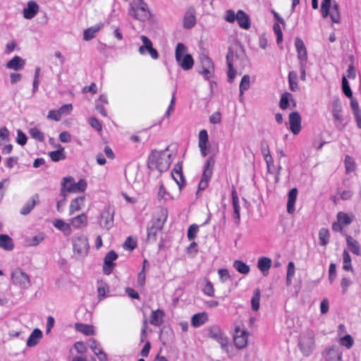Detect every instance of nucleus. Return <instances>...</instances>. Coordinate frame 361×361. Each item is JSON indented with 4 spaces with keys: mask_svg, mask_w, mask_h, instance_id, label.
Here are the masks:
<instances>
[{
    "mask_svg": "<svg viewBox=\"0 0 361 361\" xmlns=\"http://www.w3.org/2000/svg\"><path fill=\"white\" fill-rule=\"evenodd\" d=\"M173 152L166 148L164 150L153 151L148 158V167L150 170H157L159 172H164L168 170L172 161Z\"/></svg>",
    "mask_w": 361,
    "mask_h": 361,
    "instance_id": "nucleus-1",
    "label": "nucleus"
},
{
    "mask_svg": "<svg viewBox=\"0 0 361 361\" xmlns=\"http://www.w3.org/2000/svg\"><path fill=\"white\" fill-rule=\"evenodd\" d=\"M168 217V209L162 208L157 214V216L152 221V225L147 228V238L154 240L157 233L161 232Z\"/></svg>",
    "mask_w": 361,
    "mask_h": 361,
    "instance_id": "nucleus-2",
    "label": "nucleus"
},
{
    "mask_svg": "<svg viewBox=\"0 0 361 361\" xmlns=\"http://www.w3.org/2000/svg\"><path fill=\"white\" fill-rule=\"evenodd\" d=\"M175 56L178 65L183 70L188 71L192 68L193 59L190 54L187 53V48L183 44L178 43L176 45Z\"/></svg>",
    "mask_w": 361,
    "mask_h": 361,
    "instance_id": "nucleus-3",
    "label": "nucleus"
},
{
    "mask_svg": "<svg viewBox=\"0 0 361 361\" xmlns=\"http://www.w3.org/2000/svg\"><path fill=\"white\" fill-rule=\"evenodd\" d=\"M298 346L302 355H310L315 347L314 332L310 330L302 332L298 339Z\"/></svg>",
    "mask_w": 361,
    "mask_h": 361,
    "instance_id": "nucleus-4",
    "label": "nucleus"
},
{
    "mask_svg": "<svg viewBox=\"0 0 361 361\" xmlns=\"http://www.w3.org/2000/svg\"><path fill=\"white\" fill-rule=\"evenodd\" d=\"M62 188L61 195L66 196V192H80L85 190L87 183L85 180L80 179L78 182H75L72 177H65L62 182Z\"/></svg>",
    "mask_w": 361,
    "mask_h": 361,
    "instance_id": "nucleus-5",
    "label": "nucleus"
},
{
    "mask_svg": "<svg viewBox=\"0 0 361 361\" xmlns=\"http://www.w3.org/2000/svg\"><path fill=\"white\" fill-rule=\"evenodd\" d=\"M12 283L21 289H27L30 286V278L29 275L22 269L17 267L11 272Z\"/></svg>",
    "mask_w": 361,
    "mask_h": 361,
    "instance_id": "nucleus-6",
    "label": "nucleus"
},
{
    "mask_svg": "<svg viewBox=\"0 0 361 361\" xmlns=\"http://www.w3.org/2000/svg\"><path fill=\"white\" fill-rule=\"evenodd\" d=\"M249 334L243 326H235L233 335L235 346L238 349H243L247 347Z\"/></svg>",
    "mask_w": 361,
    "mask_h": 361,
    "instance_id": "nucleus-7",
    "label": "nucleus"
},
{
    "mask_svg": "<svg viewBox=\"0 0 361 361\" xmlns=\"http://www.w3.org/2000/svg\"><path fill=\"white\" fill-rule=\"evenodd\" d=\"M215 164V159L214 157H210L207 160L202 178L199 183L198 190H203L208 186V183L212 176L213 169Z\"/></svg>",
    "mask_w": 361,
    "mask_h": 361,
    "instance_id": "nucleus-8",
    "label": "nucleus"
},
{
    "mask_svg": "<svg viewBox=\"0 0 361 361\" xmlns=\"http://www.w3.org/2000/svg\"><path fill=\"white\" fill-rule=\"evenodd\" d=\"M180 192L169 186L166 188L163 184H161L157 193V198L160 202H166L169 200H176L180 197Z\"/></svg>",
    "mask_w": 361,
    "mask_h": 361,
    "instance_id": "nucleus-9",
    "label": "nucleus"
},
{
    "mask_svg": "<svg viewBox=\"0 0 361 361\" xmlns=\"http://www.w3.org/2000/svg\"><path fill=\"white\" fill-rule=\"evenodd\" d=\"M73 246L75 253L82 256L88 252V242L87 238L83 235H75L73 239Z\"/></svg>",
    "mask_w": 361,
    "mask_h": 361,
    "instance_id": "nucleus-10",
    "label": "nucleus"
},
{
    "mask_svg": "<svg viewBox=\"0 0 361 361\" xmlns=\"http://www.w3.org/2000/svg\"><path fill=\"white\" fill-rule=\"evenodd\" d=\"M209 336L210 338L216 341L221 345V349L226 353H228L229 341L228 337L218 328H212L209 330Z\"/></svg>",
    "mask_w": 361,
    "mask_h": 361,
    "instance_id": "nucleus-11",
    "label": "nucleus"
},
{
    "mask_svg": "<svg viewBox=\"0 0 361 361\" xmlns=\"http://www.w3.org/2000/svg\"><path fill=\"white\" fill-rule=\"evenodd\" d=\"M140 39L142 42V45L138 48V52L140 55H145L147 51L152 59L156 60L159 58L157 51L153 47L152 41L145 35H141Z\"/></svg>",
    "mask_w": 361,
    "mask_h": 361,
    "instance_id": "nucleus-12",
    "label": "nucleus"
},
{
    "mask_svg": "<svg viewBox=\"0 0 361 361\" xmlns=\"http://www.w3.org/2000/svg\"><path fill=\"white\" fill-rule=\"evenodd\" d=\"M342 354L338 347H329L322 352L321 361H342Z\"/></svg>",
    "mask_w": 361,
    "mask_h": 361,
    "instance_id": "nucleus-13",
    "label": "nucleus"
},
{
    "mask_svg": "<svg viewBox=\"0 0 361 361\" xmlns=\"http://www.w3.org/2000/svg\"><path fill=\"white\" fill-rule=\"evenodd\" d=\"M140 3V6L134 8L132 6L129 10V15L133 16L134 18L140 21H144L149 18V12L147 10V4L143 0H137Z\"/></svg>",
    "mask_w": 361,
    "mask_h": 361,
    "instance_id": "nucleus-14",
    "label": "nucleus"
},
{
    "mask_svg": "<svg viewBox=\"0 0 361 361\" xmlns=\"http://www.w3.org/2000/svg\"><path fill=\"white\" fill-rule=\"evenodd\" d=\"M201 65L202 68L200 71V73L207 80L212 78L214 72V67L212 60L207 56H204L201 59Z\"/></svg>",
    "mask_w": 361,
    "mask_h": 361,
    "instance_id": "nucleus-15",
    "label": "nucleus"
},
{
    "mask_svg": "<svg viewBox=\"0 0 361 361\" xmlns=\"http://www.w3.org/2000/svg\"><path fill=\"white\" fill-rule=\"evenodd\" d=\"M295 46L298 54L299 64L307 63V51L303 41L300 37L295 39Z\"/></svg>",
    "mask_w": 361,
    "mask_h": 361,
    "instance_id": "nucleus-16",
    "label": "nucleus"
},
{
    "mask_svg": "<svg viewBox=\"0 0 361 361\" xmlns=\"http://www.w3.org/2000/svg\"><path fill=\"white\" fill-rule=\"evenodd\" d=\"M114 221V212L110 207L105 208L100 214L99 224L101 226L109 228Z\"/></svg>",
    "mask_w": 361,
    "mask_h": 361,
    "instance_id": "nucleus-17",
    "label": "nucleus"
},
{
    "mask_svg": "<svg viewBox=\"0 0 361 361\" xmlns=\"http://www.w3.org/2000/svg\"><path fill=\"white\" fill-rule=\"evenodd\" d=\"M290 130L294 135H298L301 130V116L298 112L294 111L289 114Z\"/></svg>",
    "mask_w": 361,
    "mask_h": 361,
    "instance_id": "nucleus-18",
    "label": "nucleus"
},
{
    "mask_svg": "<svg viewBox=\"0 0 361 361\" xmlns=\"http://www.w3.org/2000/svg\"><path fill=\"white\" fill-rule=\"evenodd\" d=\"M171 176L178 185V190L181 191L182 188L185 185V179L182 172V165L180 163H178L175 165L172 172Z\"/></svg>",
    "mask_w": 361,
    "mask_h": 361,
    "instance_id": "nucleus-19",
    "label": "nucleus"
},
{
    "mask_svg": "<svg viewBox=\"0 0 361 361\" xmlns=\"http://www.w3.org/2000/svg\"><path fill=\"white\" fill-rule=\"evenodd\" d=\"M332 114L334 118L336 126L338 128L339 125L343 122V116L342 115V106L341 101L338 98L335 99L332 102Z\"/></svg>",
    "mask_w": 361,
    "mask_h": 361,
    "instance_id": "nucleus-20",
    "label": "nucleus"
},
{
    "mask_svg": "<svg viewBox=\"0 0 361 361\" xmlns=\"http://www.w3.org/2000/svg\"><path fill=\"white\" fill-rule=\"evenodd\" d=\"M117 257V254L113 250L109 251L106 255L103 266V271L105 274L109 275L111 273L112 269L115 266L114 261L116 260Z\"/></svg>",
    "mask_w": 361,
    "mask_h": 361,
    "instance_id": "nucleus-21",
    "label": "nucleus"
},
{
    "mask_svg": "<svg viewBox=\"0 0 361 361\" xmlns=\"http://www.w3.org/2000/svg\"><path fill=\"white\" fill-rule=\"evenodd\" d=\"M238 56L234 54V51L233 48H229L227 56H226V61H227V65L228 68V80L230 82H232L235 75V71L233 68V61L235 59H237Z\"/></svg>",
    "mask_w": 361,
    "mask_h": 361,
    "instance_id": "nucleus-22",
    "label": "nucleus"
},
{
    "mask_svg": "<svg viewBox=\"0 0 361 361\" xmlns=\"http://www.w3.org/2000/svg\"><path fill=\"white\" fill-rule=\"evenodd\" d=\"M232 196V207H233V215L234 220L236 224H239L240 220V205H239V198L237 194V192L234 188H233L231 191Z\"/></svg>",
    "mask_w": 361,
    "mask_h": 361,
    "instance_id": "nucleus-23",
    "label": "nucleus"
},
{
    "mask_svg": "<svg viewBox=\"0 0 361 361\" xmlns=\"http://www.w3.org/2000/svg\"><path fill=\"white\" fill-rule=\"evenodd\" d=\"M53 225L56 228L61 231L66 236H70L72 234L71 222L67 223L62 219H58L54 221Z\"/></svg>",
    "mask_w": 361,
    "mask_h": 361,
    "instance_id": "nucleus-24",
    "label": "nucleus"
},
{
    "mask_svg": "<svg viewBox=\"0 0 361 361\" xmlns=\"http://www.w3.org/2000/svg\"><path fill=\"white\" fill-rule=\"evenodd\" d=\"M207 142H208V134L206 130H200L199 133V142L198 146L200 149V152L202 157L207 155Z\"/></svg>",
    "mask_w": 361,
    "mask_h": 361,
    "instance_id": "nucleus-25",
    "label": "nucleus"
},
{
    "mask_svg": "<svg viewBox=\"0 0 361 361\" xmlns=\"http://www.w3.org/2000/svg\"><path fill=\"white\" fill-rule=\"evenodd\" d=\"M262 154L267 164V171L270 173H272V166L274 165V160L271 155L269 147L267 145H263L262 146Z\"/></svg>",
    "mask_w": 361,
    "mask_h": 361,
    "instance_id": "nucleus-26",
    "label": "nucleus"
},
{
    "mask_svg": "<svg viewBox=\"0 0 361 361\" xmlns=\"http://www.w3.org/2000/svg\"><path fill=\"white\" fill-rule=\"evenodd\" d=\"M39 10L37 4L33 1L27 3V8L23 9V16L26 19H32L35 16Z\"/></svg>",
    "mask_w": 361,
    "mask_h": 361,
    "instance_id": "nucleus-27",
    "label": "nucleus"
},
{
    "mask_svg": "<svg viewBox=\"0 0 361 361\" xmlns=\"http://www.w3.org/2000/svg\"><path fill=\"white\" fill-rule=\"evenodd\" d=\"M347 246L350 252L355 255H361V249L359 242L349 235H345Z\"/></svg>",
    "mask_w": 361,
    "mask_h": 361,
    "instance_id": "nucleus-28",
    "label": "nucleus"
},
{
    "mask_svg": "<svg viewBox=\"0 0 361 361\" xmlns=\"http://www.w3.org/2000/svg\"><path fill=\"white\" fill-rule=\"evenodd\" d=\"M298 196V190L294 188H292L288 195V202H287V212L288 214H293L295 212V203L297 200Z\"/></svg>",
    "mask_w": 361,
    "mask_h": 361,
    "instance_id": "nucleus-29",
    "label": "nucleus"
},
{
    "mask_svg": "<svg viewBox=\"0 0 361 361\" xmlns=\"http://www.w3.org/2000/svg\"><path fill=\"white\" fill-rule=\"evenodd\" d=\"M126 177L129 183H134L136 180L138 173V166L135 164H129L126 168Z\"/></svg>",
    "mask_w": 361,
    "mask_h": 361,
    "instance_id": "nucleus-30",
    "label": "nucleus"
},
{
    "mask_svg": "<svg viewBox=\"0 0 361 361\" xmlns=\"http://www.w3.org/2000/svg\"><path fill=\"white\" fill-rule=\"evenodd\" d=\"M196 23L195 11L193 8L189 9L183 19V26L185 28H192Z\"/></svg>",
    "mask_w": 361,
    "mask_h": 361,
    "instance_id": "nucleus-31",
    "label": "nucleus"
},
{
    "mask_svg": "<svg viewBox=\"0 0 361 361\" xmlns=\"http://www.w3.org/2000/svg\"><path fill=\"white\" fill-rule=\"evenodd\" d=\"M57 148V150L50 152L49 156L53 161H59L66 159V154L64 152V148L59 144L54 145Z\"/></svg>",
    "mask_w": 361,
    "mask_h": 361,
    "instance_id": "nucleus-32",
    "label": "nucleus"
},
{
    "mask_svg": "<svg viewBox=\"0 0 361 361\" xmlns=\"http://www.w3.org/2000/svg\"><path fill=\"white\" fill-rule=\"evenodd\" d=\"M236 20L240 27L247 30L250 27V18L243 11H238L236 13Z\"/></svg>",
    "mask_w": 361,
    "mask_h": 361,
    "instance_id": "nucleus-33",
    "label": "nucleus"
},
{
    "mask_svg": "<svg viewBox=\"0 0 361 361\" xmlns=\"http://www.w3.org/2000/svg\"><path fill=\"white\" fill-rule=\"evenodd\" d=\"M25 64V60L18 56H16L11 60L8 61L6 67L9 69L19 71L23 68Z\"/></svg>",
    "mask_w": 361,
    "mask_h": 361,
    "instance_id": "nucleus-34",
    "label": "nucleus"
},
{
    "mask_svg": "<svg viewBox=\"0 0 361 361\" xmlns=\"http://www.w3.org/2000/svg\"><path fill=\"white\" fill-rule=\"evenodd\" d=\"M42 338V332L39 329H35L27 340V346H35Z\"/></svg>",
    "mask_w": 361,
    "mask_h": 361,
    "instance_id": "nucleus-35",
    "label": "nucleus"
},
{
    "mask_svg": "<svg viewBox=\"0 0 361 361\" xmlns=\"http://www.w3.org/2000/svg\"><path fill=\"white\" fill-rule=\"evenodd\" d=\"M85 203V197L81 196L73 200L69 207V213L71 215L80 211Z\"/></svg>",
    "mask_w": 361,
    "mask_h": 361,
    "instance_id": "nucleus-36",
    "label": "nucleus"
},
{
    "mask_svg": "<svg viewBox=\"0 0 361 361\" xmlns=\"http://www.w3.org/2000/svg\"><path fill=\"white\" fill-rule=\"evenodd\" d=\"M71 224L75 228H80L86 226L87 224V218L85 214L78 215L70 220Z\"/></svg>",
    "mask_w": 361,
    "mask_h": 361,
    "instance_id": "nucleus-37",
    "label": "nucleus"
},
{
    "mask_svg": "<svg viewBox=\"0 0 361 361\" xmlns=\"http://www.w3.org/2000/svg\"><path fill=\"white\" fill-rule=\"evenodd\" d=\"M271 266V259L270 258L263 257L259 259L257 262V267L264 274V275H267L268 274Z\"/></svg>",
    "mask_w": 361,
    "mask_h": 361,
    "instance_id": "nucleus-38",
    "label": "nucleus"
},
{
    "mask_svg": "<svg viewBox=\"0 0 361 361\" xmlns=\"http://www.w3.org/2000/svg\"><path fill=\"white\" fill-rule=\"evenodd\" d=\"M0 247L7 251L12 250L14 245L11 238L6 234H0Z\"/></svg>",
    "mask_w": 361,
    "mask_h": 361,
    "instance_id": "nucleus-39",
    "label": "nucleus"
},
{
    "mask_svg": "<svg viewBox=\"0 0 361 361\" xmlns=\"http://www.w3.org/2000/svg\"><path fill=\"white\" fill-rule=\"evenodd\" d=\"M336 219L342 225L348 226L350 224L354 219V215L353 214H348L345 212H339L337 214Z\"/></svg>",
    "mask_w": 361,
    "mask_h": 361,
    "instance_id": "nucleus-40",
    "label": "nucleus"
},
{
    "mask_svg": "<svg viewBox=\"0 0 361 361\" xmlns=\"http://www.w3.org/2000/svg\"><path fill=\"white\" fill-rule=\"evenodd\" d=\"M102 26V24H99L97 25L96 26L86 29L83 33L84 39L85 41H89L92 39L94 37L95 34L101 30Z\"/></svg>",
    "mask_w": 361,
    "mask_h": 361,
    "instance_id": "nucleus-41",
    "label": "nucleus"
},
{
    "mask_svg": "<svg viewBox=\"0 0 361 361\" xmlns=\"http://www.w3.org/2000/svg\"><path fill=\"white\" fill-rule=\"evenodd\" d=\"M331 21L335 23H339L341 21V13L339 11V6L336 2H334L331 8V12L329 11V14Z\"/></svg>",
    "mask_w": 361,
    "mask_h": 361,
    "instance_id": "nucleus-42",
    "label": "nucleus"
},
{
    "mask_svg": "<svg viewBox=\"0 0 361 361\" xmlns=\"http://www.w3.org/2000/svg\"><path fill=\"white\" fill-rule=\"evenodd\" d=\"M75 329L77 331L82 333L86 336H90L94 334V328L92 326L82 324H75Z\"/></svg>",
    "mask_w": 361,
    "mask_h": 361,
    "instance_id": "nucleus-43",
    "label": "nucleus"
},
{
    "mask_svg": "<svg viewBox=\"0 0 361 361\" xmlns=\"http://www.w3.org/2000/svg\"><path fill=\"white\" fill-rule=\"evenodd\" d=\"M233 267L240 274H247L250 272V267L240 260L234 261Z\"/></svg>",
    "mask_w": 361,
    "mask_h": 361,
    "instance_id": "nucleus-44",
    "label": "nucleus"
},
{
    "mask_svg": "<svg viewBox=\"0 0 361 361\" xmlns=\"http://www.w3.org/2000/svg\"><path fill=\"white\" fill-rule=\"evenodd\" d=\"M38 199V195H35V197H33L30 201L27 202L25 205L22 208L20 211V214L23 215H26L29 214L32 209L35 207L37 200Z\"/></svg>",
    "mask_w": 361,
    "mask_h": 361,
    "instance_id": "nucleus-45",
    "label": "nucleus"
},
{
    "mask_svg": "<svg viewBox=\"0 0 361 361\" xmlns=\"http://www.w3.org/2000/svg\"><path fill=\"white\" fill-rule=\"evenodd\" d=\"M297 73L294 71H290L288 74V82L290 88L292 91L295 92L299 90L298 85L297 82Z\"/></svg>",
    "mask_w": 361,
    "mask_h": 361,
    "instance_id": "nucleus-46",
    "label": "nucleus"
},
{
    "mask_svg": "<svg viewBox=\"0 0 361 361\" xmlns=\"http://www.w3.org/2000/svg\"><path fill=\"white\" fill-rule=\"evenodd\" d=\"M343 269L345 271H353V266L351 264V257L347 250H344L343 252Z\"/></svg>",
    "mask_w": 361,
    "mask_h": 361,
    "instance_id": "nucleus-47",
    "label": "nucleus"
},
{
    "mask_svg": "<svg viewBox=\"0 0 361 361\" xmlns=\"http://www.w3.org/2000/svg\"><path fill=\"white\" fill-rule=\"evenodd\" d=\"M332 8L331 0H323L321 4V13L322 17L326 18L329 14L330 9Z\"/></svg>",
    "mask_w": 361,
    "mask_h": 361,
    "instance_id": "nucleus-48",
    "label": "nucleus"
},
{
    "mask_svg": "<svg viewBox=\"0 0 361 361\" xmlns=\"http://www.w3.org/2000/svg\"><path fill=\"white\" fill-rule=\"evenodd\" d=\"M319 238L320 245L325 246L328 244L329 240V232L326 228H322L319 232Z\"/></svg>",
    "mask_w": 361,
    "mask_h": 361,
    "instance_id": "nucleus-49",
    "label": "nucleus"
},
{
    "mask_svg": "<svg viewBox=\"0 0 361 361\" xmlns=\"http://www.w3.org/2000/svg\"><path fill=\"white\" fill-rule=\"evenodd\" d=\"M345 170L347 173L353 172L355 170L356 165L354 159L350 157V156L347 155L345 157Z\"/></svg>",
    "mask_w": 361,
    "mask_h": 361,
    "instance_id": "nucleus-50",
    "label": "nucleus"
},
{
    "mask_svg": "<svg viewBox=\"0 0 361 361\" xmlns=\"http://www.w3.org/2000/svg\"><path fill=\"white\" fill-rule=\"evenodd\" d=\"M250 85V78L248 75H245L240 84V94L243 95L244 92L249 89Z\"/></svg>",
    "mask_w": 361,
    "mask_h": 361,
    "instance_id": "nucleus-51",
    "label": "nucleus"
},
{
    "mask_svg": "<svg viewBox=\"0 0 361 361\" xmlns=\"http://www.w3.org/2000/svg\"><path fill=\"white\" fill-rule=\"evenodd\" d=\"M295 264L293 262H289L287 267L286 283L288 286L291 284L292 278L295 274Z\"/></svg>",
    "mask_w": 361,
    "mask_h": 361,
    "instance_id": "nucleus-52",
    "label": "nucleus"
},
{
    "mask_svg": "<svg viewBox=\"0 0 361 361\" xmlns=\"http://www.w3.org/2000/svg\"><path fill=\"white\" fill-rule=\"evenodd\" d=\"M202 291L209 297H212L214 295L213 284L207 279H204V286L202 288Z\"/></svg>",
    "mask_w": 361,
    "mask_h": 361,
    "instance_id": "nucleus-53",
    "label": "nucleus"
},
{
    "mask_svg": "<svg viewBox=\"0 0 361 361\" xmlns=\"http://www.w3.org/2000/svg\"><path fill=\"white\" fill-rule=\"evenodd\" d=\"M342 90H343L344 94L346 97H348V98L353 97V92L351 91V89L349 86L348 82L345 76H343L342 78Z\"/></svg>",
    "mask_w": 361,
    "mask_h": 361,
    "instance_id": "nucleus-54",
    "label": "nucleus"
},
{
    "mask_svg": "<svg viewBox=\"0 0 361 361\" xmlns=\"http://www.w3.org/2000/svg\"><path fill=\"white\" fill-rule=\"evenodd\" d=\"M29 133L34 139L40 142L44 141V135L37 128H32L29 130Z\"/></svg>",
    "mask_w": 361,
    "mask_h": 361,
    "instance_id": "nucleus-55",
    "label": "nucleus"
},
{
    "mask_svg": "<svg viewBox=\"0 0 361 361\" xmlns=\"http://www.w3.org/2000/svg\"><path fill=\"white\" fill-rule=\"evenodd\" d=\"M98 297L99 300L104 299L109 293V288L107 284L104 283L98 287Z\"/></svg>",
    "mask_w": 361,
    "mask_h": 361,
    "instance_id": "nucleus-56",
    "label": "nucleus"
},
{
    "mask_svg": "<svg viewBox=\"0 0 361 361\" xmlns=\"http://www.w3.org/2000/svg\"><path fill=\"white\" fill-rule=\"evenodd\" d=\"M340 344L346 347L347 348H350L353 345V339L350 335H345L343 337L340 338Z\"/></svg>",
    "mask_w": 361,
    "mask_h": 361,
    "instance_id": "nucleus-57",
    "label": "nucleus"
},
{
    "mask_svg": "<svg viewBox=\"0 0 361 361\" xmlns=\"http://www.w3.org/2000/svg\"><path fill=\"white\" fill-rule=\"evenodd\" d=\"M259 298H260V292L259 290H257L255 292V295L252 298L251 304L252 310L257 311L259 307Z\"/></svg>",
    "mask_w": 361,
    "mask_h": 361,
    "instance_id": "nucleus-58",
    "label": "nucleus"
},
{
    "mask_svg": "<svg viewBox=\"0 0 361 361\" xmlns=\"http://www.w3.org/2000/svg\"><path fill=\"white\" fill-rule=\"evenodd\" d=\"M136 246V240L131 237H128L123 243V248L128 250H134Z\"/></svg>",
    "mask_w": 361,
    "mask_h": 361,
    "instance_id": "nucleus-59",
    "label": "nucleus"
},
{
    "mask_svg": "<svg viewBox=\"0 0 361 361\" xmlns=\"http://www.w3.org/2000/svg\"><path fill=\"white\" fill-rule=\"evenodd\" d=\"M90 348L96 355L99 354V352L103 351L100 343L95 339L90 340Z\"/></svg>",
    "mask_w": 361,
    "mask_h": 361,
    "instance_id": "nucleus-60",
    "label": "nucleus"
},
{
    "mask_svg": "<svg viewBox=\"0 0 361 361\" xmlns=\"http://www.w3.org/2000/svg\"><path fill=\"white\" fill-rule=\"evenodd\" d=\"M44 239V236L43 234H39L35 236L30 238L28 240V245L30 246H36L39 245L41 242H42Z\"/></svg>",
    "mask_w": 361,
    "mask_h": 361,
    "instance_id": "nucleus-61",
    "label": "nucleus"
},
{
    "mask_svg": "<svg viewBox=\"0 0 361 361\" xmlns=\"http://www.w3.org/2000/svg\"><path fill=\"white\" fill-rule=\"evenodd\" d=\"M145 280H146V274L145 267H142V270L139 272L137 275V286L142 288L145 284Z\"/></svg>",
    "mask_w": 361,
    "mask_h": 361,
    "instance_id": "nucleus-62",
    "label": "nucleus"
},
{
    "mask_svg": "<svg viewBox=\"0 0 361 361\" xmlns=\"http://www.w3.org/2000/svg\"><path fill=\"white\" fill-rule=\"evenodd\" d=\"M9 131L6 127H2L0 128V145L3 142L8 140Z\"/></svg>",
    "mask_w": 361,
    "mask_h": 361,
    "instance_id": "nucleus-63",
    "label": "nucleus"
},
{
    "mask_svg": "<svg viewBox=\"0 0 361 361\" xmlns=\"http://www.w3.org/2000/svg\"><path fill=\"white\" fill-rule=\"evenodd\" d=\"M73 109V106L71 104H65L61 106L58 111L59 113V115L61 117H62L63 115L69 114Z\"/></svg>",
    "mask_w": 361,
    "mask_h": 361,
    "instance_id": "nucleus-64",
    "label": "nucleus"
}]
</instances>
